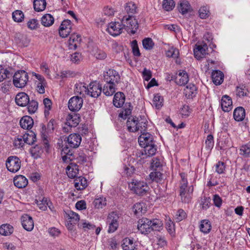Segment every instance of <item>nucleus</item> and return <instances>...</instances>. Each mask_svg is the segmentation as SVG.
Listing matches in <instances>:
<instances>
[{
	"label": "nucleus",
	"mask_w": 250,
	"mask_h": 250,
	"mask_svg": "<svg viewBox=\"0 0 250 250\" xmlns=\"http://www.w3.org/2000/svg\"><path fill=\"white\" fill-rule=\"evenodd\" d=\"M153 139V136L151 134L143 132L138 138V142L142 147L154 144Z\"/></svg>",
	"instance_id": "ddd939ff"
},
{
	"label": "nucleus",
	"mask_w": 250,
	"mask_h": 250,
	"mask_svg": "<svg viewBox=\"0 0 250 250\" xmlns=\"http://www.w3.org/2000/svg\"><path fill=\"white\" fill-rule=\"evenodd\" d=\"M122 24L118 22H111L108 24L106 30L113 36L119 35L122 32Z\"/></svg>",
	"instance_id": "f8f14e48"
},
{
	"label": "nucleus",
	"mask_w": 250,
	"mask_h": 250,
	"mask_svg": "<svg viewBox=\"0 0 250 250\" xmlns=\"http://www.w3.org/2000/svg\"><path fill=\"white\" fill-rule=\"evenodd\" d=\"M13 83L17 88H23L25 86L28 81V73L24 70H18L13 76Z\"/></svg>",
	"instance_id": "0eeeda50"
},
{
	"label": "nucleus",
	"mask_w": 250,
	"mask_h": 250,
	"mask_svg": "<svg viewBox=\"0 0 250 250\" xmlns=\"http://www.w3.org/2000/svg\"><path fill=\"white\" fill-rule=\"evenodd\" d=\"M143 47L146 50H151L153 48L154 43L150 38H146L142 41Z\"/></svg>",
	"instance_id": "8fccbe9b"
},
{
	"label": "nucleus",
	"mask_w": 250,
	"mask_h": 250,
	"mask_svg": "<svg viewBox=\"0 0 250 250\" xmlns=\"http://www.w3.org/2000/svg\"><path fill=\"white\" fill-rule=\"evenodd\" d=\"M125 101V96L123 92H119L116 93L114 96L113 103L117 107H122Z\"/></svg>",
	"instance_id": "5701e85b"
},
{
	"label": "nucleus",
	"mask_w": 250,
	"mask_h": 250,
	"mask_svg": "<svg viewBox=\"0 0 250 250\" xmlns=\"http://www.w3.org/2000/svg\"><path fill=\"white\" fill-rule=\"evenodd\" d=\"M162 166V164L160 159L157 157L153 158L152 159L151 163V167L154 170H157V168H160Z\"/></svg>",
	"instance_id": "052dcab7"
},
{
	"label": "nucleus",
	"mask_w": 250,
	"mask_h": 250,
	"mask_svg": "<svg viewBox=\"0 0 250 250\" xmlns=\"http://www.w3.org/2000/svg\"><path fill=\"white\" fill-rule=\"evenodd\" d=\"M28 111L30 114L34 113L38 108V103L35 100H29V103L27 104Z\"/></svg>",
	"instance_id": "a18cd8bd"
},
{
	"label": "nucleus",
	"mask_w": 250,
	"mask_h": 250,
	"mask_svg": "<svg viewBox=\"0 0 250 250\" xmlns=\"http://www.w3.org/2000/svg\"><path fill=\"white\" fill-rule=\"evenodd\" d=\"M94 205L96 208H103L106 205L105 198L103 197L96 198L94 201Z\"/></svg>",
	"instance_id": "3c124183"
},
{
	"label": "nucleus",
	"mask_w": 250,
	"mask_h": 250,
	"mask_svg": "<svg viewBox=\"0 0 250 250\" xmlns=\"http://www.w3.org/2000/svg\"><path fill=\"white\" fill-rule=\"evenodd\" d=\"M187 214L185 211L182 209H179L177 210L175 214V219L176 221L180 222L186 217Z\"/></svg>",
	"instance_id": "e2e57ef3"
},
{
	"label": "nucleus",
	"mask_w": 250,
	"mask_h": 250,
	"mask_svg": "<svg viewBox=\"0 0 250 250\" xmlns=\"http://www.w3.org/2000/svg\"><path fill=\"white\" fill-rule=\"evenodd\" d=\"M67 217L70 219V222H71V224H76L80 220L79 215L78 214L71 211H68L66 213Z\"/></svg>",
	"instance_id": "49530a36"
},
{
	"label": "nucleus",
	"mask_w": 250,
	"mask_h": 250,
	"mask_svg": "<svg viewBox=\"0 0 250 250\" xmlns=\"http://www.w3.org/2000/svg\"><path fill=\"white\" fill-rule=\"evenodd\" d=\"M245 110L242 107H238L233 112V117L235 121L239 122L244 120L245 117Z\"/></svg>",
	"instance_id": "2f4dec72"
},
{
	"label": "nucleus",
	"mask_w": 250,
	"mask_h": 250,
	"mask_svg": "<svg viewBox=\"0 0 250 250\" xmlns=\"http://www.w3.org/2000/svg\"><path fill=\"white\" fill-rule=\"evenodd\" d=\"M129 188L134 193L141 196L147 195L150 189L146 182L137 180H133L129 184Z\"/></svg>",
	"instance_id": "20e7f679"
},
{
	"label": "nucleus",
	"mask_w": 250,
	"mask_h": 250,
	"mask_svg": "<svg viewBox=\"0 0 250 250\" xmlns=\"http://www.w3.org/2000/svg\"><path fill=\"white\" fill-rule=\"evenodd\" d=\"M191 113V109L188 105H184L181 108L180 113L183 118H187Z\"/></svg>",
	"instance_id": "bf43d9fd"
},
{
	"label": "nucleus",
	"mask_w": 250,
	"mask_h": 250,
	"mask_svg": "<svg viewBox=\"0 0 250 250\" xmlns=\"http://www.w3.org/2000/svg\"><path fill=\"white\" fill-rule=\"evenodd\" d=\"M11 76L12 74L7 69H4L1 66H0V82Z\"/></svg>",
	"instance_id": "6e6d98bb"
},
{
	"label": "nucleus",
	"mask_w": 250,
	"mask_h": 250,
	"mask_svg": "<svg viewBox=\"0 0 250 250\" xmlns=\"http://www.w3.org/2000/svg\"><path fill=\"white\" fill-rule=\"evenodd\" d=\"M208 47L206 44L202 45H196V48L194 49V54L195 57L199 59L208 54Z\"/></svg>",
	"instance_id": "4be33fe9"
},
{
	"label": "nucleus",
	"mask_w": 250,
	"mask_h": 250,
	"mask_svg": "<svg viewBox=\"0 0 250 250\" xmlns=\"http://www.w3.org/2000/svg\"><path fill=\"white\" fill-rule=\"evenodd\" d=\"M240 154L244 157L250 156V146L248 144L243 145L240 148Z\"/></svg>",
	"instance_id": "5fc2aeb1"
},
{
	"label": "nucleus",
	"mask_w": 250,
	"mask_h": 250,
	"mask_svg": "<svg viewBox=\"0 0 250 250\" xmlns=\"http://www.w3.org/2000/svg\"><path fill=\"white\" fill-rule=\"evenodd\" d=\"M181 180L179 188V195L183 203H188L191 199V195L193 191L192 186H188L186 175L184 173L180 174Z\"/></svg>",
	"instance_id": "f03ea898"
},
{
	"label": "nucleus",
	"mask_w": 250,
	"mask_h": 250,
	"mask_svg": "<svg viewBox=\"0 0 250 250\" xmlns=\"http://www.w3.org/2000/svg\"><path fill=\"white\" fill-rule=\"evenodd\" d=\"M131 46L132 48V53L133 55L137 57H139L141 55L140 50L138 46L137 42L136 40H133L131 42Z\"/></svg>",
	"instance_id": "69168bd1"
},
{
	"label": "nucleus",
	"mask_w": 250,
	"mask_h": 250,
	"mask_svg": "<svg viewBox=\"0 0 250 250\" xmlns=\"http://www.w3.org/2000/svg\"><path fill=\"white\" fill-rule=\"evenodd\" d=\"M83 98L78 96H73L70 99L68 103L69 109L72 111H78L82 107Z\"/></svg>",
	"instance_id": "9b49d317"
},
{
	"label": "nucleus",
	"mask_w": 250,
	"mask_h": 250,
	"mask_svg": "<svg viewBox=\"0 0 250 250\" xmlns=\"http://www.w3.org/2000/svg\"><path fill=\"white\" fill-rule=\"evenodd\" d=\"M80 121V117L79 114L76 113L69 114L67 116L65 125L70 128L76 126Z\"/></svg>",
	"instance_id": "4468645a"
},
{
	"label": "nucleus",
	"mask_w": 250,
	"mask_h": 250,
	"mask_svg": "<svg viewBox=\"0 0 250 250\" xmlns=\"http://www.w3.org/2000/svg\"><path fill=\"white\" fill-rule=\"evenodd\" d=\"M33 5L35 11L41 12L45 9L46 2L45 0H34Z\"/></svg>",
	"instance_id": "4c0bfd02"
},
{
	"label": "nucleus",
	"mask_w": 250,
	"mask_h": 250,
	"mask_svg": "<svg viewBox=\"0 0 250 250\" xmlns=\"http://www.w3.org/2000/svg\"><path fill=\"white\" fill-rule=\"evenodd\" d=\"M132 210L136 215H139L142 213H145L146 211V208L143 203H137L134 204L133 206Z\"/></svg>",
	"instance_id": "f704fd0d"
},
{
	"label": "nucleus",
	"mask_w": 250,
	"mask_h": 250,
	"mask_svg": "<svg viewBox=\"0 0 250 250\" xmlns=\"http://www.w3.org/2000/svg\"><path fill=\"white\" fill-rule=\"evenodd\" d=\"M149 177L152 181L157 183L160 182L163 178V174L157 170L151 172L149 174Z\"/></svg>",
	"instance_id": "37998d69"
},
{
	"label": "nucleus",
	"mask_w": 250,
	"mask_h": 250,
	"mask_svg": "<svg viewBox=\"0 0 250 250\" xmlns=\"http://www.w3.org/2000/svg\"><path fill=\"white\" fill-rule=\"evenodd\" d=\"M66 172L69 178H76L79 173L78 166L76 164H71L67 167Z\"/></svg>",
	"instance_id": "7c9ffc66"
},
{
	"label": "nucleus",
	"mask_w": 250,
	"mask_h": 250,
	"mask_svg": "<svg viewBox=\"0 0 250 250\" xmlns=\"http://www.w3.org/2000/svg\"><path fill=\"white\" fill-rule=\"evenodd\" d=\"M248 90L244 85L237 86L236 88V95L239 97L247 96Z\"/></svg>",
	"instance_id": "0e129e2a"
},
{
	"label": "nucleus",
	"mask_w": 250,
	"mask_h": 250,
	"mask_svg": "<svg viewBox=\"0 0 250 250\" xmlns=\"http://www.w3.org/2000/svg\"><path fill=\"white\" fill-rule=\"evenodd\" d=\"M13 182L14 185L19 188H25L28 184L27 179L21 175L16 176L14 178Z\"/></svg>",
	"instance_id": "b1692460"
},
{
	"label": "nucleus",
	"mask_w": 250,
	"mask_h": 250,
	"mask_svg": "<svg viewBox=\"0 0 250 250\" xmlns=\"http://www.w3.org/2000/svg\"><path fill=\"white\" fill-rule=\"evenodd\" d=\"M42 146L40 145L32 147L30 150L32 156L35 158L39 157L42 152Z\"/></svg>",
	"instance_id": "79ce46f5"
},
{
	"label": "nucleus",
	"mask_w": 250,
	"mask_h": 250,
	"mask_svg": "<svg viewBox=\"0 0 250 250\" xmlns=\"http://www.w3.org/2000/svg\"><path fill=\"white\" fill-rule=\"evenodd\" d=\"M163 223L158 219H149L142 218L138 222L137 228L142 234H148L151 231H160L163 229Z\"/></svg>",
	"instance_id": "f257e3e1"
},
{
	"label": "nucleus",
	"mask_w": 250,
	"mask_h": 250,
	"mask_svg": "<svg viewBox=\"0 0 250 250\" xmlns=\"http://www.w3.org/2000/svg\"><path fill=\"white\" fill-rule=\"evenodd\" d=\"M6 166L9 171L15 173L21 168V161L17 156H9L6 160Z\"/></svg>",
	"instance_id": "6e6552de"
},
{
	"label": "nucleus",
	"mask_w": 250,
	"mask_h": 250,
	"mask_svg": "<svg viewBox=\"0 0 250 250\" xmlns=\"http://www.w3.org/2000/svg\"><path fill=\"white\" fill-rule=\"evenodd\" d=\"M119 216L116 212H112L108 214L107 222L109 225L108 232L112 233L115 231L119 227Z\"/></svg>",
	"instance_id": "9d476101"
},
{
	"label": "nucleus",
	"mask_w": 250,
	"mask_h": 250,
	"mask_svg": "<svg viewBox=\"0 0 250 250\" xmlns=\"http://www.w3.org/2000/svg\"><path fill=\"white\" fill-rule=\"evenodd\" d=\"M201 205L203 210L208 209L211 205V198L209 197L204 196L201 199Z\"/></svg>",
	"instance_id": "603ef678"
},
{
	"label": "nucleus",
	"mask_w": 250,
	"mask_h": 250,
	"mask_svg": "<svg viewBox=\"0 0 250 250\" xmlns=\"http://www.w3.org/2000/svg\"><path fill=\"white\" fill-rule=\"evenodd\" d=\"M226 168L225 163L219 161L215 165V171L218 174H222L224 173Z\"/></svg>",
	"instance_id": "680f3d73"
},
{
	"label": "nucleus",
	"mask_w": 250,
	"mask_h": 250,
	"mask_svg": "<svg viewBox=\"0 0 250 250\" xmlns=\"http://www.w3.org/2000/svg\"><path fill=\"white\" fill-rule=\"evenodd\" d=\"M12 18L17 22H21L24 19V14L21 10H16L12 13Z\"/></svg>",
	"instance_id": "de8ad7c7"
},
{
	"label": "nucleus",
	"mask_w": 250,
	"mask_h": 250,
	"mask_svg": "<svg viewBox=\"0 0 250 250\" xmlns=\"http://www.w3.org/2000/svg\"><path fill=\"white\" fill-rule=\"evenodd\" d=\"M211 229L210 222L208 220H203L201 221L200 225V230L204 233H208L210 232Z\"/></svg>",
	"instance_id": "58836bf2"
},
{
	"label": "nucleus",
	"mask_w": 250,
	"mask_h": 250,
	"mask_svg": "<svg viewBox=\"0 0 250 250\" xmlns=\"http://www.w3.org/2000/svg\"><path fill=\"white\" fill-rule=\"evenodd\" d=\"M75 188L77 190H83L87 186V180L83 177H76L74 181Z\"/></svg>",
	"instance_id": "bb28decb"
},
{
	"label": "nucleus",
	"mask_w": 250,
	"mask_h": 250,
	"mask_svg": "<svg viewBox=\"0 0 250 250\" xmlns=\"http://www.w3.org/2000/svg\"><path fill=\"white\" fill-rule=\"evenodd\" d=\"M163 98L159 94H155L152 101V105L157 109H160L163 105Z\"/></svg>",
	"instance_id": "c03bdc74"
},
{
	"label": "nucleus",
	"mask_w": 250,
	"mask_h": 250,
	"mask_svg": "<svg viewBox=\"0 0 250 250\" xmlns=\"http://www.w3.org/2000/svg\"><path fill=\"white\" fill-rule=\"evenodd\" d=\"M175 6V2L173 0H164L163 7L167 11L172 10Z\"/></svg>",
	"instance_id": "864d4df0"
},
{
	"label": "nucleus",
	"mask_w": 250,
	"mask_h": 250,
	"mask_svg": "<svg viewBox=\"0 0 250 250\" xmlns=\"http://www.w3.org/2000/svg\"><path fill=\"white\" fill-rule=\"evenodd\" d=\"M138 118L131 116L128 118L126 122L127 129L129 132H135L139 130L138 126Z\"/></svg>",
	"instance_id": "f3484780"
},
{
	"label": "nucleus",
	"mask_w": 250,
	"mask_h": 250,
	"mask_svg": "<svg viewBox=\"0 0 250 250\" xmlns=\"http://www.w3.org/2000/svg\"><path fill=\"white\" fill-rule=\"evenodd\" d=\"M199 16L201 19H206L209 16V11L208 7L207 6L201 7L199 11Z\"/></svg>",
	"instance_id": "09e8293b"
},
{
	"label": "nucleus",
	"mask_w": 250,
	"mask_h": 250,
	"mask_svg": "<svg viewBox=\"0 0 250 250\" xmlns=\"http://www.w3.org/2000/svg\"><path fill=\"white\" fill-rule=\"evenodd\" d=\"M29 97L24 92L19 93L16 96L15 102L20 106H25L29 103Z\"/></svg>",
	"instance_id": "a211bd4d"
},
{
	"label": "nucleus",
	"mask_w": 250,
	"mask_h": 250,
	"mask_svg": "<svg viewBox=\"0 0 250 250\" xmlns=\"http://www.w3.org/2000/svg\"><path fill=\"white\" fill-rule=\"evenodd\" d=\"M120 80L119 73L114 69H109L104 74V80L108 84L116 85L119 83Z\"/></svg>",
	"instance_id": "1a4fd4ad"
},
{
	"label": "nucleus",
	"mask_w": 250,
	"mask_h": 250,
	"mask_svg": "<svg viewBox=\"0 0 250 250\" xmlns=\"http://www.w3.org/2000/svg\"><path fill=\"white\" fill-rule=\"evenodd\" d=\"M136 246L133 240L128 238H125L122 244V247L123 250H135L137 249Z\"/></svg>",
	"instance_id": "c756f323"
},
{
	"label": "nucleus",
	"mask_w": 250,
	"mask_h": 250,
	"mask_svg": "<svg viewBox=\"0 0 250 250\" xmlns=\"http://www.w3.org/2000/svg\"><path fill=\"white\" fill-rule=\"evenodd\" d=\"M196 91V86L193 83H189L184 89V94L188 98H192L195 96Z\"/></svg>",
	"instance_id": "cd10ccee"
},
{
	"label": "nucleus",
	"mask_w": 250,
	"mask_h": 250,
	"mask_svg": "<svg viewBox=\"0 0 250 250\" xmlns=\"http://www.w3.org/2000/svg\"><path fill=\"white\" fill-rule=\"evenodd\" d=\"M28 28L31 30L36 29L39 26V22L37 20L33 19L29 20L27 23Z\"/></svg>",
	"instance_id": "774afa93"
},
{
	"label": "nucleus",
	"mask_w": 250,
	"mask_h": 250,
	"mask_svg": "<svg viewBox=\"0 0 250 250\" xmlns=\"http://www.w3.org/2000/svg\"><path fill=\"white\" fill-rule=\"evenodd\" d=\"M221 105L224 111L229 112L232 108V102L231 98L227 95L223 96L221 99Z\"/></svg>",
	"instance_id": "6ab92c4d"
},
{
	"label": "nucleus",
	"mask_w": 250,
	"mask_h": 250,
	"mask_svg": "<svg viewBox=\"0 0 250 250\" xmlns=\"http://www.w3.org/2000/svg\"><path fill=\"white\" fill-rule=\"evenodd\" d=\"M137 6L134 2H128L126 3L125 10L128 15L132 16L133 15L137 13Z\"/></svg>",
	"instance_id": "ea45409f"
},
{
	"label": "nucleus",
	"mask_w": 250,
	"mask_h": 250,
	"mask_svg": "<svg viewBox=\"0 0 250 250\" xmlns=\"http://www.w3.org/2000/svg\"><path fill=\"white\" fill-rule=\"evenodd\" d=\"M82 40L81 36L79 34L73 33L70 36L68 44L70 48L76 49Z\"/></svg>",
	"instance_id": "aec40b11"
},
{
	"label": "nucleus",
	"mask_w": 250,
	"mask_h": 250,
	"mask_svg": "<svg viewBox=\"0 0 250 250\" xmlns=\"http://www.w3.org/2000/svg\"><path fill=\"white\" fill-rule=\"evenodd\" d=\"M81 91L78 90V87H76V92L79 93L80 95H84L83 92L85 93L90 95L93 98H97L100 95L102 92V86L99 83L96 82H91L89 84L88 87L83 85L80 87Z\"/></svg>",
	"instance_id": "39448f33"
},
{
	"label": "nucleus",
	"mask_w": 250,
	"mask_h": 250,
	"mask_svg": "<svg viewBox=\"0 0 250 250\" xmlns=\"http://www.w3.org/2000/svg\"><path fill=\"white\" fill-rule=\"evenodd\" d=\"M212 81L216 85L221 84L224 80V74L220 70H215L212 73Z\"/></svg>",
	"instance_id": "c85d7f7f"
},
{
	"label": "nucleus",
	"mask_w": 250,
	"mask_h": 250,
	"mask_svg": "<svg viewBox=\"0 0 250 250\" xmlns=\"http://www.w3.org/2000/svg\"><path fill=\"white\" fill-rule=\"evenodd\" d=\"M23 228L27 231H31L34 228V222L32 218L27 214H24L21 217Z\"/></svg>",
	"instance_id": "2eb2a0df"
},
{
	"label": "nucleus",
	"mask_w": 250,
	"mask_h": 250,
	"mask_svg": "<svg viewBox=\"0 0 250 250\" xmlns=\"http://www.w3.org/2000/svg\"><path fill=\"white\" fill-rule=\"evenodd\" d=\"M82 141L81 135L77 133L71 134L67 137V144L62 147V153L72 155V149L77 148Z\"/></svg>",
	"instance_id": "7ed1b4c3"
},
{
	"label": "nucleus",
	"mask_w": 250,
	"mask_h": 250,
	"mask_svg": "<svg viewBox=\"0 0 250 250\" xmlns=\"http://www.w3.org/2000/svg\"><path fill=\"white\" fill-rule=\"evenodd\" d=\"M24 143L22 136H18L15 138L13 145L16 148H20L23 147Z\"/></svg>",
	"instance_id": "13d9d810"
},
{
	"label": "nucleus",
	"mask_w": 250,
	"mask_h": 250,
	"mask_svg": "<svg viewBox=\"0 0 250 250\" xmlns=\"http://www.w3.org/2000/svg\"><path fill=\"white\" fill-rule=\"evenodd\" d=\"M24 143L27 144L32 145L36 141V135L34 132L32 131L28 133H25L22 136Z\"/></svg>",
	"instance_id": "473e14b6"
},
{
	"label": "nucleus",
	"mask_w": 250,
	"mask_h": 250,
	"mask_svg": "<svg viewBox=\"0 0 250 250\" xmlns=\"http://www.w3.org/2000/svg\"><path fill=\"white\" fill-rule=\"evenodd\" d=\"M132 110V106L130 103H126L125 106L124 107L123 111L121 112L119 116L121 118L125 119L127 116L129 115L131 113Z\"/></svg>",
	"instance_id": "a19ab883"
},
{
	"label": "nucleus",
	"mask_w": 250,
	"mask_h": 250,
	"mask_svg": "<svg viewBox=\"0 0 250 250\" xmlns=\"http://www.w3.org/2000/svg\"><path fill=\"white\" fill-rule=\"evenodd\" d=\"M54 22V17L50 14L44 15L41 18V23L45 27H49Z\"/></svg>",
	"instance_id": "72a5a7b5"
},
{
	"label": "nucleus",
	"mask_w": 250,
	"mask_h": 250,
	"mask_svg": "<svg viewBox=\"0 0 250 250\" xmlns=\"http://www.w3.org/2000/svg\"><path fill=\"white\" fill-rule=\"evenodd\" d=\"M177 9L179 12L184 15L191 10V7L187 0H180L178 3Z\"/></svg>",
	"instance_id": "412c9836"
},
{
	"label": "nucleus",
	"mask_w": 250,
	"mask_h": 250,
	"mask_svg": "<svg viewBox=\"0 0 250 250\" xmlns=\"http://www.w3.org/2000/svg\"><path fill=\"white\" fill-rule=\"evenodd\" d=\"M189 81L188 75L186 71L179 72L176 78V83L180 85H184L187 84Z\"/></svg>",
	"instance_id": "393cba45"
},
{
	"label": "nucleus",
	"mask_w": 250,
	"mask_h": 250,
	"mask_svg": "<svg viewBox=\"0 0 250 250\" xmlns=\"http://www.w3.org/2000/svg\"><path fill=\"white\" fill-rule=\"evenodd\" d=\"M13 227L9 224H3L0 227V234L4 236H8L13 232Z\"/></svg>",
	"instance_id": "c9c22d12"
},
{
	"label": "nucleus",
	"mask_w": 250,
	"mask_h": 250,
	"mask_svg": "<svg viewBox=\"0 0 250 250\" xmlns=\"http://www.w3.org/2000/svg\"><path fill=\"white\" fill-rule=\"evenodd\" d=\"M143 147L144 148V150L141 152V156L143 157V158L152 156L156 152L157 146L154 143L148 146H143Z\"/></svg>",
	"instance_id": "dca6fc26"
},
{
	"label": "nucleus",
	"mask_w": 250,
	"mask_h": 250,
	"mask_svg": "<svg viewBox=\"0 0 250 250\" xmlns=\"http://www.w3.org/2000/svg\"><path fill=\"white\" fill-rule=\"evenodd\" d=\"M115 84L106 83V84L104 85L103 92L106 96H111L115 92Z\"/></svg>",
	"instance_id": "e433bc0d"
},
{
	"label": "nucleus",
	"mask_w": 250,
	"mask_h": 250,
	"mask_svg": "<svg viewBox=\"0 0 250 250\" xmlns=\"http://www.w3.org/2000/svg\"><path fill=\"white\" fill-rule=\"evenodd\" d=\"M43 102L45 107L44 115L46 116L49 115V110L51 109L52 102L49 98H46L43 100Z\"/></svg>",
	"instance_id": "4d7b16f0"
},
{
	"label": "nucleus",
	"mask_w": 250,
	"mask_h": 250,
	"mask_svg": "<svg viewBox=\"0 0 250 250\" xmlns=\"http://www.w3.org/2000/svg\"><path fill=\"white\" fill-rule=\"evenodd\" d=\"M121 23L123 28H125L127 32L132 34H135L138 28V23L137 20L131 15L123 16L121 19Z\"/></svg>",
	"instance_id": "423d86ee"
},
{
	"label": "nucleus",
	"mask_w": 250,
	"mask_h": 250,
	"mask_svg": "<svg viewBox=\"0 0 250 250\" xmlns=\"http://www.w3.org/2000/svg\"><path fill=\"white\" fill-rule=\"evenodd\" d=\"M71 61L75 63H79L82 60L81 54L78 52H75L71 55Z\"/></svg>",
	"instance_id": "338daca9"
},
{
	"label": "nucleus",
	"mask_w": 250,
	"mask_h": 250,
	"mask_svg": "<svg viewBox=\"0 0 250 250\" xmlns=\"http://www.w3.org/2000/svg\"><path fill=\"white\" fill-rule=\"evenodd\" d=\"M34 122L32 118L28 116L23 117L20 120V124L23 129H29L33 126Z\"/></svg>",
	"instance_id": "a878e982"
}]
</instances>
